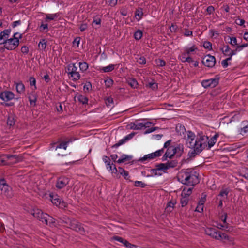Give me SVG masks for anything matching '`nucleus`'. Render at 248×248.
Instances as JSON below:
<instances>
[{"label": "nucleus", "mask_w": 248, "mask_h": 248, "mask_svg": "<svg viewBox=\"0 0 248 248\" xmlns=\"http://www.w3.org/2000/svg\"><path fill=\"white\" fill-rule=\"evenodd\" d=\"M62 222L67 225V227L80 233L81 234H85V230L82 224L74 218L63 217Z\"/></svg>", "instance_id": "nucleus-1"}, {"label": "nucleus", "mask_w": 248, "mask_h": 248, "mask_svg": "<svg viewBox=\"0 0 248 248\" xmlns=\"http://www.w3.org/2000/svg\"><path fill=\"white\" fill-rule=\"evenodd\" d=\"M77 67L74 63H70L67 66V69L66 71L68 73L70 78L74 81H77L80 79V75L79 72L77 71Z\"/></svg>", "instance_id": "nucleus-2"}, {"label": "nucleus", "mask_w": 248, "mask_h": 248, "mask_svg": "<svg viewBox=\"0 0 248 248\" xmlns=\"http://www.w3.org/2000/svg\"><path fill=\"white\" fill-rule=\"evenodd\" d=\"M19 44V40L18 38H11L5 39L4 46L9 50L15 49Z\"/></svg>", "instance_id": "nucleus-3"}, {"label": "nucleus", "mask_w": 248, "mask_h": 248, "mask_svg": "<svg viewBox=\"0 0 248 248\" xmlns=\"http://www.w3.org/2000/svg\"><path fill=\"white\" fill-rule=\"evenodd\" d=\"M219 79L220 77L217 75H216L215 78L203 80L201 83L204 88H214L218 84Z\"/></svg>", "instance_id": "nucleus-4"}, {"label": "nucleus", "mask_w": 248, "mask_h": 248, "mask_svg": "<svg viewBox=\"0 0 248 248\" xmlns=\"http://www.w3.org/2000/svg\"><path fill=\"white\" fill-rule=\"evenodd\" d=\"M75 140H76V138L71 137L66 139L65 141L61 142L59 144H57L56 143H51L50 145L52 148H55V150L56 151L58 150H61L62 148H63L64 150H66L67 147V144Z\"/></svg>", "instance_id": "nucleus-5"}, {"label": "nucleus", "mask_w": 248, "mask_h": 248, "mask_svg": "<svg viewBox=\"0 0 248 248\" xmlns=\"http://www.w3.org/2000/svg\"><path fill=\"white\" fill-rule=\"evenodd\" d=\"M216 62L215 57L209 54L205 56L202 60V64L205 66L210 68L214 67Z\"/></svg>", "instance_id": "nucleus-6"}, {"label": "nucleus", "mask_w": 248, "mask_h": 248, "mask_svg": "<svg viewBox=\"0 0 248 248\" xmlns=\"http://www.w3.org/2000/svg\"><path fill=\"white\" fill-rule=\"evenodd\" d=\"M219 232V231L214 228H206L205 229V233L207 235L217 240H219V237H220Z\"/></svg>", "instance_id": "nucleus-7"}, {"label": "nucleus", "mask_w": 248, "mask_h": 248, "mask_svg": "<svg viewBox=\"0 0 248 248\" xmlns=\"http://www.w3.org/2000/svg\"><path fill=\"white\" fill-rule=\"evenodd\" d=\"M13 92L9 91H2L0 93V98L4 102H8L14 98Z\"/></svg>", "instance_id": "nucleus-8"}, {"label": "nucleus", "mask_w": 248, "mask_h": 248, "mask_svg": "<svg viewBox=\"0 0 248 248\" xmlns=\"http://www.w3.org/2000/svg\"><path fill=\"white\" fill-rule=\"evenodd\" d=\"M31 214L34 217L37 218L38 219L43 222L45 221L46 217V216L45 215H47V214H45L41 210L36 209H34L31 211Z\"/></svg>", "instance_id": "nucleus-9"}, {"label": "nucleus", "mask_w": 248, "mask_h": 248, "mask_svg": "<svg viewBox=\"0 0 248 248\" xmlns=\"http://www.w3.org/2000/svg\"><path fill=\"white\" fill-rule=\"evenodd\" d=\"M69 183V179L65 177H60L58 179L56 186L59 189L65 187Z\"/></svg>", "instance_id": "nucleus-10"}, {"label": "nucleus", "mask_w": 248, "mask_h": 248, "mask_svg": "<svg viewBox=\"0 0 248 248\" xmlns=\"http://www.w3.org/2000/svg\"><path fill=\"white\" fill-rule=\"evenodd\" d=\"M4 157L5 158H6V160H11L13 163H16L22 161L23 159V157L21 155H17L6 154L4 155Z\"/></svg>", "instance_id": "nucleus-11"}, {"label": "nucleus", "mask_w": 248, "mask_h": 248, "mask_svg": "<svg viewBox=\"0 0 248 248\" xmlns=\"http://www.w3.org/2000/svg\"><path fill=\"white\" fill-rule=\"evenodd\" d=\"M135 133L134 132H132L127 135L124 139H121L118 143L112 145L111 148H116L118 147L120 145L124 144L127 140H129L131 139L135 135Z\"/></svg>", "instance_id": "nucleus-12"}, {"label": "nucleus", "mask_w": 248, "mask_h": 248, "mask_svg": "<svg viewBox=\"0 0 248 248\" xmlns=\"http://www.w3.org/2000/svg\"><path fill=\"white\" fill-rule=\"evenodd\" d=\"M206 146V141L200 143L196 141V145L194 146V148L196 149L197 152L200 153Z\"/></svg>", "instance_id": "nucleus-13"}, {"label": "nucleus", "mask_w": 248, "mask_h": 248, "mask_svg": "<svg viewBox=\"0 0 248 248\" xmlns=\"http://www.w3.org/2000/svg\"><path fill=\"white\" fill-rule=\"evenodd\" d=\"M189 185L190 186H193L197 183L198 179V176L192 173V171H190V175L189 177Z\"/></svg>", "instance_id": "nucleus-14"}, {"label": "nucleus", "mask_w": 248, "mask_h": 248, "mask_svg": "<svg viewBox=\"0 0 248 248\" xmlns=\"http://www.w3.org/2000/svg\"><path fill=\"white\" fill-rule=\"evenodd\" d=\"M0 188L1 191V193L6 195L7 192L8 191L9 186L5 184L4 179H1L0 181Z\"/></svg>", "instance_id": "nucleus-15"}, {"label": "nucleus", "mask_w": 248, "mask_h": 248, "mask_svg": "<svg viewBox=\"0 0 248 248\" xmlns=\"http://www.w3.org/2000/svg\"><path fill=\"white\" fill-rule=\"evenodd\" d=\"M129 125L130 126V129L134 130L142 129L145 126V125L143 124L142 123H138L137 124L131 123Z\"/></svg>", "instance_id": "nucleus-16"}, {"label": "nucleus", "mask_w": 248, "mask_h": 248, "mask_svg": "<svg viewBox=\"0 0 248 248\" xmlns=\"http://www.w3.org/2000/svg\"><path fill=\"white\" fill-rule=\"evenodd\" d=\"M189 171H186L182 170L178 174L177 178L179 181L182 184L184 183L185 180L186 179V177L188 175Z\"/></svg>", "instance_id": "nucleus-17"}, {"label": "nucleus", "mask_w": 248, "mask_h": 248, "mask_svg": "<svg viewBox=\"0 0 248 248\" xmlns=\"http://www.w3.org/2000/svg\"><path fill=\"white\" fill-rule=\"evenodd\" d=\"M37 95L34 92H33L31 93L30 94L28 97V98L31 105H33V106L36 105L35 103L37 100Z\"/></svg>", "instance_id": "nucleus-18"}, {"label": "nucleus", "mask_w": 248, "mask_h": 248, "mask_svg": "<svg viewBox=\"0 0 248 248\" xmlns=\"http://www.w3.org/2000/svg\"><path fill=\"white\" fill-rule=\"evenodd\" d=\"M16 116L13 114H11L10 115H9L7 118V124L8 125L10 126H13L15 124L16 122V119H15Z\"/></svg>", "instance_id": "nucleus-19"}, {"label": "nucleus", "mask_w": 248, "mask_h": 248, "mask_svg": "<svg viewBox=\"0 0 248 248\" xmlns=\"http://www.w3.org/2000/svg\"><path fill=\"white\" fill-rule=\"evenodd\" d=\"M45 216H46V217L44 222L46 224H48L49 223L50 225H55V219L53 218L48 214L45 215Z\"/></svg>", "instance_id": "nucleus-20"}, {"label": "nucleus", "mask_w": 248, "mask_h": 248, "mask_svg": "<svg viewBox=\"0 0 248 248\" xmlns=\"http://www.w3.org/2000/svg\"><path fill=\"white\" fill-rule=\"evenodd\" d=\"M50 196L51 198V202L54 204H55L56 206L61 205V201L62 200L61 199L58 198L57 195L53 196L50 194Z\"/></svg>", "instance_id": "nucleus-21"}, {"label": "nucleus", "mask_w": 248, "mask_h": 248, "mask_svg": "<svg viewBox=\"0 0 248 248\" xmlns=\"http://www.w3.org/2000/svg\"><path fill=\"white\" fill-rule=\"evenodd\" d=\"M175 150L177 151V157H180L184 152V146L183 144H179L176 147Z\"/></svg>", "instance_id": "nucleus-22"}, {"label": "nucleus", "mask_w": 248, "mask_h": 248, "mask_svg": "<svg viewBox=\"0 0 248 248\" xmlns=\"http://www.w3.org/2000/svg\"><path fill=\"white\" fill-rule=\"evenodd\" d=\"M155 167H157V170L159 171H161L163 172H165L166 170L168 169L166 163H159L155 165Z\"/></svg>", "instance_id": "nucleus-23"}, {"label": "nucleus", "mask_w": 248, "mask_h": 248, "mask_svg": "<svg viewBox=\"0 0 248 248\" xmlns=\"http://www.w3.org/2000/svg\"><path fill=\"white\" fill-rule=\"evenodd\" d=\"M132 159V156L127 155H123L121 156V158L119 159L117 162V163L120 164L123 163L126 161H130Z\"/></svg>", "instance_id": "nucleus-24"}, {"label": "nucleus", "mask_w": 248, "mask_h": 248, "mask_svg": "<svg viewBox=\"0 0 248 248\" xmlns=\"http://www.w3.org/2000/svg\"><path fill=\"white\" fill-rule=\"evenodd\" d=\"M113 239L115 240H116V241H118L121 243H122L125 247H127V244L128 243V241L127 240H126V239L121 237H120V236H114L113 237Z\"/></svg>", "instance_id": "nucleus-25"}, {"label": "nucleus", "mask_w": 248, "mask_h": 248, "mask_svg": "<svg viewBox=\"0 0 248 248\" xmlns=\"http://www.w3.org/2000/svg\"><path fill=\"white\" fill-rule=\"evenodd\" d=\"M168 169L170 168H173L176 167L178 165V161L176 160H172L168 161L166 163Z\"/></svg>", "instance_id": "nucleus-26"}, {"label": "nucleus", "mask_w": 248, "mask_h": 248, "mask_svg": "<svg viewBox=\"0 0 248 248\" xmlns=\"http://www.w3.org/2000/svg\"><path fill=\"white\" fill-rule=\"evenodd\" d=\"M59 16L60 14L58 13L54 14H47L45 18L46 21H47L48 20H55Z\"/></svg>", "instance_id": "nucleus-27"}, {"label": "nucleus", "mask_w": 248, "mask_h": 248, "mask_svg": "<svg viewBox=\"0 0 248 248\" xmlns=\"http://www.w3.org/2000/svg\"><path fill=\"white\" fill-rule=\"evenodd\" d=\"M16 89L17 92L21 93L25 91V86L22 82L16 83Z\"/></svg>", "instance_id": "nucleus-28"}, {"label": "nucleus", "mask_w": 248, "mask_h": 248, "mask_svg": "<svg viewBox=\"0 0 248 248\" xmlns=\"http://www.w3.org/2000/svg\"><path fill=\"white\" fill-rule=\"evenodd\" d=\"M128 84L133 88H137L138 85V82L134 78L130 79L128 81Z\"/></svg>", "instance_id": "nucleus-29"}, {"label": "nucleus", "mask_w": 248, "mask_h": 248, "mask_svg": "<svg viewBox=\"0 0 248 248\" xmlns=\"http://www.w3.org/2000/svg\"><path fill=\"white\" fill-rule=\"evenodd\" d=\"M78 99L79 102L82 103L83 104H86L88 103V99L86 96L82 95H79L78 96Z\"/></svg>", "instance_id": "nucleus-30"}, {"label": "nucleus", "mask_w": 248, "mask_h": 248, "mask_svg": "<svg viewBox=\"0 0 248 248\" xmlns=\"http://www.w3.org/2000/svg\"><path fill=\"white\" fill-rule=\"evenodd\" d=\"M79 66L80 70L82 72L85 71L88 68V64L85 62H80Z\"/></svg>", "instance_id": "nucleus-31"}, {"label": "nucleus", "mask_w": 248, "mask_h": 248, "mask_svg": "<svg viewBox=\"0 0 248 248\" xmlns=\"http://www.w3.org/2000/svg\"><path fill=\"white\" fill-rule=\"evenodd\" d=\"M114 69V65L113 64H110L108 66L103 67L101 70L104 72H109L113 71Z\"/></svg>", "instance_id": "nucleus-32"}, {"label": "nucleus", "mask_w": 248, "mask_h": 248, "mask_svg": "<svg viewBox=\"0 0 248 248\" xmlns=\"http://www.w3.org/2000/svg\"><path fill=\"white\" fill-rule=\"evenodd\" d=\"M192 190V188H189L187 189L185 188H184L181 194L182 196H185L188 197L191 194Z\"/></svg>", "instance_id": "nucleus-33"}, {"label": "nucleus", "mask_w": 248, "mask_h": 248, "mask_svg": "<svg viewBox=\"0 0 248 248\" xmlns=\"http://www.w3.org/2000/svg\"><path fill=\"white\" fill-rule=\"evenodd\" d=\"M142 35H143V33L141 31L138 30V31H135V32L134 33V38L136 40H139L141 38Z\"/></svg>", "instance_id": "nucleus-34"}, {"label": "nucleus", "mask_w": 248, "mask_h": 248, "mask_svg": "<svg viewBox=\"0 0 248 248\" xmlns=\"http://www.w3.org/2000/svg\"><path fill=\"white\" fill-rule=\"evenodd\" d=\"M182 197L181 199L180 203L181 204V206L182 207H184L187 205L188 202V197L186 196H182Z\"/></svg>", "instance_id": "nucleus-35"}, {"label": "nucleus", "mask_w": 248, "mask_h": 248, "mask_svg": "<svg viewBox=\"0 0 248 248\" xmlns=\"http://www.w3.org/2000/svg\"><path fill=\"white\" fill-rule=\"evenodd\" d=\"M46 43L47 41L46 40V39H41L39 43L38 46L39 47L41 46L42 50H45L46 46Z\"/></svg>", "instance_id": "nucleus-36"}, {"label": "nucleus", "mask_w": 248, "mask_h": 248, "mask_svg": "<svg viewBox=\"0 0 248 248\" xmlns=\"http://www.w3.org/2000/svg\"><path fill=\"white\" fill-rule=\"evenodd\" d=\"M151 159H153V158H152V154H149L145 155L143 157L140 158L138 160V161H140V162H143V161H144L145 160H151Z\"/></svg>", "instance_id": "nucleus-37"}, {"label": "nucleus", "mask_w": 248, "mask_h": 248, "mask_svg": "<svg viewBox=\"0 0 248 248\" xmlns=\"http://www.w3.org/2000/svg\"><path fill=\"white\" fill-rule=\"evenodd\" d=\"M146 86L151 88L153 90H155L157 89L158 85L155 82H150L147 84Z\"/></svg>", "instance_id": "nucleus-38"}, {"label": "nucleus", "mask_w": 248, "mask_h": 248, "mask_svg": "<svg viewBox=\"0 0 248 248\" xmlns=\"http://www.w3.org/2000/svg\"><path fill=\"white\" fill-rule=\"evenodd\" d=\"M199 135H200V137L199 138L197 139L196 141L200 142V143L203 142L205 141H206V142L207 140L209 138L208 136H203V135L201 136L200 134H199Z\"/></svg>", "instance_id": "nucleus-39"}, {"label": "nucleus", "mask_w": 248, "mask_h": 248, "mask_svg": "<svg viewBox=\"0 0 248 248\" xmlns=\"http://www.w3.org/2000/svg\"><path fill=\"white\" fill-rule=\"evenodd\" d=\"M113 83V80L111 78H108L105 80V84L107 88H110Z\"/></svg>", "instance_id": "nucleus-40"}, {"label": "nucleus", "mask_w": 248, "mask_h": 248, "mask_svg": "<svg viewBox=\"0 0 248 248\" xmlns=\"http://www.w3.org/2000/svg\"><path fill=\"white\" fill-rule=\"evenodd\" d=\"M29 81H30V85L31 86H34V90H36L37 89V87L36 86V79L35 78L33 77H31L30 78V79H29Z\"/></svg>", "instance_id": "nucleus-41"}, {"label": "nucleus", "mask_w": 248, "mask_h": 248, "mask_svg": "<svg viewBox=\"0 0 248 248\" xmlns=\"http://www.w3.org/2000/svg\"><path fill=\"white\" fill-rule=\"evenodd\" d=\"M206 195L204 193H202V197H201V199L200 200V201H199V205H203L205 201H206Z\"/></svg>", "instance_id": "nucleus-42"}, {"label": "nucleus", "mask_w": 248, "mask_h": 248, "mask_svg": "<svg viewBox=\"0 0 248 248\" xmlns=\"http://www.w3.org/2000/svg\"><path fill=\"white\" fill-rule=\"evenodd\" d=\"M197 49V48L196 47V46L195 45H193L190 48H186V53L187 55H189L190 52H193Z\"/></svg>", "instance_id": "nucleus-43"}, {"label": "nucleus", "mask_w": 248, "mask_h": 248, "mask_svg": "<svg viewBox=\"0 0 248 248\" xmlns=\"http://www.w3.org/2000/svg\"><path fill=\"white\" fill-rule=\"evenodd\" d=\"M180 130V134H181V132L184 133V132L186 131L185 127L184 126H182L181 124H178L176 127V130L177 132H179Z\"/></svg>", "instance_id": "nucleus-44"}, {"label": "nucleus", "mask_w": 248, "mask_h": 248, "mask_svg": "<svg viewBox=\"0 0 248 248\" xmlns=\"http://www.w3.org/2000/svg\"><path fill=\"white\" fill-rule=\"evenodd\" d=\"M134 186L136 187L140 186L143 188L146 186V184L141 181H136L135 182Z\"/></svg>", "instance_id": "nucleus-45"}, {"label": "nucleus", "mask_w": 248, "mask_h": 248, "mask_svg": "<svg viewBox=\"0 0 248 248\" xmlns=\"http://www.w3.org/2000/svg\"><path fill=\"white\" fill-rule=\"evenodd\" d=\"M8 38V36H6L2 32H1L0 33V45L4 44L5 39H7Z\"/></svg>", "instance_id": "nucleus-46"}, {"label": "nucleus", "mask_w": 248, "mask_h": 248, "mask_svg": "<svg viewBox=\"0 0 248 248\" xmlns=\"http://www.w3.org/2000/svg\"><path fill=\"white\" fill-rule=\"evenodd\" d=\"M171 150V148H168L167 150V151L166 152L165 154L163 155L162 160V161H164L167 160L168 158H169L170 159V155H169V151Z\"/></svg>", "instance_id": "nucleus-47"}, {"label": "nucleus", "mask_w": 248, "mask_h": 248, "mask_svg": "<svg viewBox=\"0 0 248 248\" xmlns=\"http://www.w3.org/2000/svg\"><path fill=\"white\" fill-rule=\"evenodd\" d=\"M219 234L220 235V237H219V240H229V236L226 233L221 232H219Z\"/></svg>", "instance_id": "nucleus-48"}, {"label": "nucleus", "mask_w": 248, "mask_h": 248, "mask_svg": "<svg viewBox=\"0 0 248 248\" xmlns=\"http://www.w3.org/2000/svg\"><path fill=\"white\" fill-rule=\"evenodd\" d=\"M203 47L209 50L212 49V43L209 41H205L203 43Z\"/></svg>", "instance_id": "nucleus-49"}, {"label": "nucleus", "mask_w": 248, "mask_h": 248, "mask_svg": "<svg viewBox=\"0 0 248 248\" xmlns=\"http://www.w3.org/2000/svg\"><path fill=\"white\" fill-rule=\"evenodd\" d=\"M199 154V153L197 152V151H196V149H194L191 152H189L188 155L189 158H193L196 155H198Z\"/></svg>", "instance_id": "nucleus-50"}, {"label": "nucleus", "mask_w": 248, "mask_h": 248, "mask_svg": "<svg viewBox=\"0 0 248 248\" xmlns=\"http://www.w3.org/2000/svg\"><path fill=\"white\" fill-rule=\"evenodd\" d=\"M143 12L142 9H140V10H137L135 12V16H139V18L138 19V20H139L142 17V16L143 15Z\"/></svg>", "instance_id": "nucleus-51"}, {"label": "nucleus", "mask_w": 248, "mask_h": 248, "mask_svg": "<svg viewBox=\"0 0 248 248\" xmlns=\"http://www.w3.org/2000/svg\"><path fill=\"white\" fill-rule=\"evenodd\" d=\"M156 63L158 66L160 67L164 66L166 64V62L162 59H159L156 61Z\"/></svg>", "instance_id": "nucleus-52"}, {"label": "nucleus", "mask_w": 248, "mask_h": 248, "mask_svg": "<svg viewBox=\"0 0 248 248\" xmlns=\"http://www.w3.org/2000/svg\"><path fill=\"white\" fill-rule=\"evenodd\" d=\"M168 148H171V151L172 152V154L170 155V159H172L175 155H177V151L175 150V147L174 146H170Z\"/></svg>", "instance_id": "nucleus-53"}, {"label": "nucleus", "mask_w": 248, "mask_h": 248, "mask_svg": "<svg viewBox=\"0 0 248 248\" xmlns=\"http://www.w3.org/2000/svg\"><path fill=\"white\" fill-rule=\"evenodd\" d=\"M137 62L140 64H145L146 63V59L144 57H140L137 61Z\"/></svg>", "instance_id": "nucleus-54"}, {"label": "nucleus", "mask_w": 248, "mask_h": 248, "mask_svg": "<svg viewBox=\"0 0 248 248\" xmlns=\"http://www.w3.org/2000/svg\"><path fill=\"white\" fill-rule=\"evenodd\" d=\"M229 192V190L228 189H225L224 190H222L220 191L218 196L223 197L224 196H227L228 193Z\"/></svg>", "instance_id": "nucleus-55"}, {"label": "nucleus", "mask_w": 248, "mask_h": 248, "mask_svg": "<svg viewBox=\"0 0 248 248\" xmlns=\"http://www.w3.org/2000/svg\"><path fill=\"white\" fill-rule=\"evenodd\" d=\"M194 139H190L189 141V145H188V147L189 148H194L195 145H196V140L194 142ZM188 140H187V141Z\"/></svg>", "instance_id": "nucleus-56"}, {"label": "nucleus", "mask_w": 248, "mask_h": 248, "mask_svg": "<svg viewBox=\"0 0 248 248\" xmlns=\"http://www.w3.org/2000/svg\"><path fill=\"white\" fill-rule=\"evenodd\" d=\"M230 42H229V43L232 45V46H234V45H236L237 46H239L237 43V39H236V37H232V38H230Z\"/></svg>", "instance_id": "nucleus-57"}, {"label": "nucleus", "mask_w": 248, "mask_h": 248, "mask_svg": "<svg viewBox=\"0 0 248 248\" xmlns=\"http://www.w3.org/2000/svg\"><path fill=\"white\" fill-rule=\"evenodd\" d=\"M158 170H157V167H155V168L152 169L151 170V172L153 174H154L155 175H161L162 173L158 172Z\"/></svg>", "instance_id": "nucleus-58"}, {"label": "nucleus", "mask_w": 248, "mask_h": 248, "mask_svg": "<svg viewBox=\"0 0 248 248\" xmlns=\"http://www.w3.org/2000/svg\"><path fill=\"white\" fill-rule=\"evenodd\" d=\"M181 61L183 62H187L188 63H191V62H194V61L192 60V58L189 56L186 57V59H185V60H183L181 58Z\"/></svg>", "instance_id": "nucleus-59"}, {"label": "nucleus", "mask_w": 248, "mask_h": 248, "mask_svg": "<svg viewBox=\"0 0 248 248\" xmlns=\"http://www.w3.org/2000/svg\"><path fill=\"white\" fill-rule=\"evenodd\" d=\"M106 104L107 106H109L110 103H113V99L112 98L109 97H108L105 101Z\"/></svg>", "instance_id": "nucleus-60"}, {"label": "nucleus", "mask_w": 248, "mask_h": 248, "mask_svg": "<svg viewBox=\"0 0 248 248\" xmlns=\"http://www.w3.org/2000/svg\"><path fill=\"white\" fill-rule=\"evenodd\" d=\"M215 8L213 6H208L206 9V11L209 14H211L214 13Z\"/></svg>", "instance_id": "nucleus-61"}, {"label": "nucleus", "mask_w": 248, "mask_h": 248, "mask_svg": "<svg viewBox=\"0 0 248 248\" xmlns=\"http://www.w3.org/2000/svg\"><path fill=\"white\" fill-rule=\"evenodd\" d=\"M235 23L238 25L242 26L245 22L244 19L238 18L235 20Z\"/></svg>", "instance_id": "nucleus-62"}, {"label": "nucleus", "mask_w": 248, "mask_h": 248, "mask_svg": "<svg viewBox=\"0 0 248 248\" xmlns=\"http://www.w3.org/2000/svg\"><path fill=\"white\" fill-rule=\"evenodd\" d=\"M83 88L84 91H89L91 90L92 88V85L90 83V82H88L87 84H86L84 86Z\"/></svg>", "instance_id": "nucleus-63"}, {"label": "nucleus", "mask_w": 248, "mask_h": 248, "mask_svg": "<svg viewBox=\"0 0 248 248\" xmlns=\"http://www.w3.org/2000/svg\"><path fill=\"white\" fill-rule=\"evenodd\" d=\"M21 51L23 53L27 54L29 52V48L27 46H24L21 47Z\"/></svg>", "instance_id": "nucleus-64"}]
</instances>
